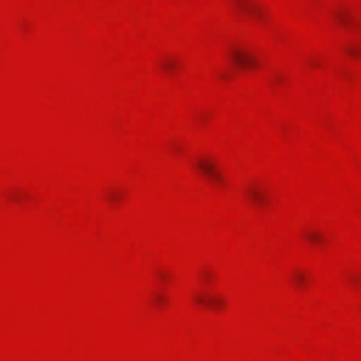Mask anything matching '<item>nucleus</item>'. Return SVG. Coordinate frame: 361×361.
Returning a JSON list of instances; mask_svg holds the SVG:
<instances>
[{
  "instance_id": "f257e3e1",
  "label": "nucleus",
  "mask_w": 361,
  "mask_h": 361,
  "mask_svg": "<svg viewBox=\"0 0 361 361\" xmlns=\"http://www.w3.org/2000/svg\"><path fill=\"white\" fill-rule=\"evenodd\" d=\"M237 12L253 21L263 18V9L255 0H234Z\"/></svg>"
},
{
  "instance_id": "f03ea898",
  "label": "nucleus",
  "mask_w": 361,
  "mask_h": 361,
  "mask_svg": "<svg viewBox=\"0 0 361 361\" xmlns=\"http://www.w3.org/2000/svg\"><path fill=\"white\" fill-rule=\"evenodd\" d=\"M197 169L204 177L212 185L223 182L220 173L217 171L215 160L210 157L200 159L195 164Z\"/></svg>"
},
{
  "instance_id": "7ed1b4c3",
  "label": "nucleus",
  "mask_w": 361,
  "mask_h": 361,
  "mask_svg": "<svg viewBox=\"0 0 361 361\" xmlns=\"http://www.w3.org/2000/svg\"><path fill=\"white\" fill-rule=\"evenodd\" d=\"M231 59L241 68H252L256 67L258 64V59L254 51L246 48L232 51Z\"/></svg>"
},
{
  "instance_id": "20e7f679",
  "label": "nucleus",
  "mask_w": 361,
  "mask_h": 361,
  "mask_svg": "<svg viewBox=\"0 0 361 361\" xmlns=\"http://www.w3.org/2000/svg\"><path fill=\"white\" fill-rule=\"evenodd\" d=\"M194 300L197 305L204 307H214L221 303L217 295L207 291L197 293L194 296Z\"/></svg>"
},
{
  "instance_id": "39448f33",
  "label": "nucleus",
  "mask_w": 361,
  "mask_h": 361,
  "mask_svg": "<svg viewBox=\"0 0 361 361\" xmlns=\"http://www.w3.org/2000/svg\"><path fill=\"white\" fill-rule=\"evenodd\" d=\"M248 199L254 205H259L263 201V194L261 190L256 188H250L246 191Z\"/></svg>"
},
{
  "instance_id": "423d86ee",
  "label": "nucleus",
  "mask_w": 361,
  "mask_h": 361,
  "mask_svg": "<svg viewBox=\"0 0 361 361\" xmlns=\"http://www.w3.org/2000/svg\"><path fill=\"white\" fill-rule=\"evenodd\" d=\"M336 18L342 25L347 27L348 25L350 16L348 13H339L336 15Z\"/></svg>"
},
{
  "instance_id": "0eeeda50",
  "label": "nucleus",
  "mask_w": 361,
  "mask_h": 361,
  "mask_svg": "<svg viewBox=\"0 0 361 361\" xmlns=\"http://www.w3.org/2000/svg\"><path fill=\"white\" fill-rule=\"evenodd\" d=\"M346 52L352 57H357L359 54V48L354 45H350L346 48Z\"/></svg>"
},
{
  "instance_id": "6e6552de",
  "label": "nucleus",
  "mask_w": 361,
  "mask_h": 361,
  "mask_svg": "<svg viewBox=\"0 0 361 361\" xmlns=\"http://www.w3.org/2000/svg\"><path fill=\"white\" fill-rule=\"evenodd\" d=\"M307 237L313 243H318L320 240V235L317 233H307Z\"/></svg>"
},
{
  "instance_id": "1a4fd4ad",
  "label": "nucleus",
  "mask_w": 361,
  "mask_h": 361,
  "mask_svg": "<svg viewBox=\"0 0 361 361\" xmlns=\"http://www.w3.org/2000/svg\"><path fill=\"white\" fill-rule=\"evenodd\" d=\"M174 66V63L171 61H165L161 63V67L166 71H171Z\"/></svg>"
},
{
  "instance_id": "9d476101",
  "label": "nucleus",
  "mask_w": 361,
  "mask_h": 361,
  "mask_svg": "<svg viewBox=\"0 0 361 361\" xmlns=\"http://www.w3.org/2000/svg\"><path fill=\"white\" fill-rule=\"evenodd\" d=\"M295 283L297 286H300L304 281V276L300 273L295 274Z\"/></svg>"
},
{
  "instance_id": "9b49d317",
  "label": "nucleus",
  "mask_w": 361,
  "mask_h": 361,
  "mask_svg": "<svg viewBox=\"0 0 361 361\" xmlns=\"http://www.w3.org/2000/svg\"><path fill=\"white\" fill-rule=\"evenodd\" d=\"M110 200H115V197L112 195L110 197Z\"/></svg>"
}]
</instances>
